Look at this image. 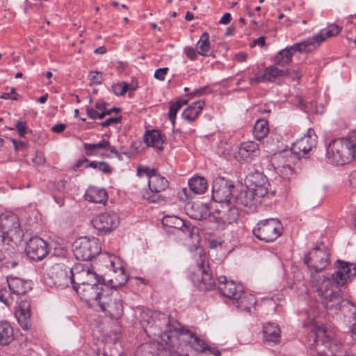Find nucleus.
Segmentation results:
<instances>
[{"mask_svg": "<svg viewBox=\"0 0 356 356\" xmlns=\"http://www.w3.org/2000/svg\"><path fill=\"white\" fill-rule=\"evenodd\" d=\"M159 319L163 321V327L161 331V337H167L166 344L171 343L175 346L176 341L179 342L180 345L184 344L189 346L197 352H203L209 349V352L214 355L219 356L220 351L216 348H209L206 343L197 337L190 330L181 327L175 320L165 314L159 316Z\"/></svg>", "mask_w": 356, "mask_h": 356, "instance_id": "1", "label": "nucleus"}, {"mask_svg": "<svg viewBox=\"0 0 356 356\" xmlns=\"http://www.w3.org/2000/svg\"><path fill=\"white\" fill-rule=\"evenodd\" d=\"M341 27L337 24H330L327 28L321 30L316 35L308 38L293 45L280 50L274 57V63L284 67L291 62L292 56L296 52L307 54L316 50L327 38L339 34Z\"/></svg>", "mask_w": 356, "mask_h": 356, "instance_id": "2", "label": "nucleus"}, {"mask_svg": "<svg viewBox=\"0 0 356 356\" xmlns=\"http://www.w3.org/2000/svg\"><path fill=\"white\" fill-rule=\"evenodd\" d=\"M72 285L74 289L86 301L95 300L98 296L102 286L105 284L104 279L99 276L94 268L88 264H76L71 268Z\"/></svg>", "mask_w": 356, "mask_h": 356, "instance_id": "3", "label": "nucleus"}, {"mask_svg": "<svg viewBox=\"0 0 356 356\" xmlns=\"http://www.w3.org/2000/svg\"><path fill=\"white\" fill-rule=\"evenodd\" d=\"M326 159L333 165H344L353 159L356 160V131L346 138H337L329 144Z\"/></svg>", "mask_w": 356, "mask_h": 356, "instance_id": "4", "label": "nucleus"}, {"mask_svg": "<svg viewBox=\"0 0 356 356\" xmlns=\"http://www.w3.org/2000/svg\"><path fill=\"white\" fill-rule=\"evenodd\" d=\"M95 300L87 302L88 305L95 309L99 307L112 319L120 318L123 315V305L118 291L105 284L102 286Z\"/></svg>", "mask_w": 356, "mask_h": 356, "instance_id": "5", "label": "nucleus"}, {"mask_svg": "<svg viewBox=\"0 0 356 356\" xmlns=\"http://www.w3.org/2000/svg\"><path fill=\"white\" fill-rule=\"evenodd\" d=\"M18 217L6 211L0 215V247L17 244L23 238Z\"/></svg>", "mask_w": 356, "mask_h": 356, "instance_id": "6", "label": "nucleus"}, {"mask_svg": "<svg viewBox=\"0 0 356 356\" xmlns=\"http://www.w3.org/2000/svg\"><path fill=\"white\" fill-rule=\"evenodd\" d=\"M299 161V156L291 149L275 153L270 159L275 170L284 179H290L295 176L294 166Z\"/></svg>", "mask_w": 356, "mask_h": 356, "instance_id": "7", "label": "nucleus"}, {"mask_svg": "<svg viewBox=\"0 0 356 356\" xmlns=\"http://www.w3.org/2000/svg\"><path fill=\"white\" fill-rule=\"evenodd\" d=\"M316 297L328 314H337L341 308L343 298L341 291H334L330 280H323L316 289Z\"/></svg>", "mask_w": 356, "mask_h": 356, "instance_id": "8", "label": "nucleus"}, {"mask_svg": "<svg viewBox=\"0 0 356 356\" xmlns=\"http://www.w3.org/2000/svg\"><path fill=\"white\" fill-rule=\"evenodd\" d=\"M72 250L76 259L90 261L101 253L102 247L98 238L85 236L74 241Z\"/></svg>", "mask_w": 356, "mask_h": 356, "instance_id": "9", "label": "nucleus"}, {"mask_svg": "<svg viewBox=\"0 0 356 356\" xmlns=\"http://www.w3.org/2000/svg\"><path fill=\"white\" fill-rule=\"evenodd\" d=\"M281 222L277 218H268L259 221L253 229V234L265 242H273L282 233Z\"/></svg>", "mask_w": 356, "mask_h": 356, "instance_id": "10", "label": "nucleus"}, {"mask_svg": "<svg viewBox=\"0 0 356 356\" xmlns=\"http://www.w3.org/2000/svg\"><path fill=\"white\" fill-rule=\"evenodd\" d=\"M191 280L194 286L200 291L213 290L216 286L215 280L211 272L208 261L203 259L197 264V269L191 275Z\"/></svg>", "mask_w": 356, "mask_h": 356, "instance_id": "11", "label": "nucleus"}, {"mask_svg": "<svg viewBox=\"0 0 356 356\" xmlns=\"http://www.w3.org/2000/svg\"><path fill=\"white\" fill-rule=\"evenodd\" d=\"M149 190L143 194V197L149 202L158 203L163 202L164 198L161 194L168 187V180L157 172L150 176L148 180Z\"/></svg>", "mask_w": 356, "mask_h": 356, "instance_id": "12", "label": "nucleus"}, {"mask_svg": "<svg viewBox=\"0 0 356 356\" xmlns=\"http://www.w3.org/2000/svg\"><path fill=\"white\" fill-rule=\"evenodd\" d=\"M49 276L56 287L64 289L67 287L70 284H72L71 268L63 264L53 265L49 270Z\"/></svg>", "mask_w": 356, "mask_h": 356, "instance_id": "13", "label": "nucleus"}, {"mask_svg": "<svg viewBox=\"0 0 356 356\" xmlns=\"http://www.w3.org/2000/svg\"><path fill=\"white\" fill-rule=\"evenodd\" d=\"M234 185L224 179H216L212 186V199L220 203H229L232 199L234 200Z\"/></svg>", "mask_w": 356, "mask_h": 356, "instance_id": "14", "label": "nucleus"}, {"mask_svg": "<svg viewBox=\"0 0 356 356\" xmlns=\"http://www.w3.org/2000/svg\"><path fill=\"white\" fill-rule=\"evenodd\" d=\"M304 262L316 272L322 271L330 264L329 254L326 250L316 247L305 256Z\"/></svg>", "mask_w": 356, "mask_h": 356, "instance_id": "15", "label": "nucleus"}, {"mask_svg": "<svg viewBox=\"0 0 356 356\" xmlns=\"http://www.w3.org/2000/svg\"><path fill=\"white\" fill-rule=\"evenodd\" d=\"M245 186L262 200L268 192L269 183L266 177L261 172L255 171L249 173L245 178Z\"/></svg>", "mask_w": 356, "mask_h": 356, "instance_id": "16", "label": "nucleus"}, {"mask_svg": "<svg viewBox=\"0 0 356 356\" xmlns=\"http://www.w3.org/2000/svg\"><path fill=\"white\" fill-rule=\"evenodd\" d=\"M119 222V217L114 212L102 213L92 220L94 228L104 234L112 232L118 226Z\"/></svg>", "mask_w": 356, "mask_h": 356, "instance_id": "17", "label": "nucleus"}, {"mask_svg": "<svg viewBox=\"0 0 356 356\" xmlns=\"http://www.w3.org/2000/svg\"><path fill=\"white\" fill-rule=\"evenodd\" d=\"M26 253L32 260L41 261L48 254L47 242L39 236L31 238L26 245Z\"/></svg>", "mask_w": 356, "mask_h": 356, "instance_id": "18", "label": "nucleus"}, {"mask_svg": "<svg viewBox=\"0 0 356 356\" xmlns=\"http://www.w3.org/2000/svg\"><path fill=\"white\" fill-rule=\"evenodd\" d=\"M317 136L313 129H309L307 133L300 139L293 143L291 150L300 158V154L305 156L312 150L316 145Z\"/></svg>", "mask_w": 356, "mask_h": 356, "instance_id": "19", "label": "nucleus"}, {"mask_svg": "<svg viewBox=\"0 0 356 356\" xmlns=\"http://www.w3.org/2000/svg\"><path fill=\"white\" fill-rule=\"evenodd\" d=\"M334 268V273L331 278L327 280L330 281V287L332 284H336L338 286H343L348 280L353 277L350 262L337 260Z\"/></svg>", "mask_w": 356, "mask_h": 356, "instance_id": "20", "label": "nucleus"}, {"mask_svg": "<svg viewBox=\"0 0 356 356\" xmlns=\"http://www.w3.org/2000/svg\"><path fill=\"white\" fill-rule=\"evenodd\" d=\"M144 354L145 356H186L177 350H172L170 348L166 349L162 343L152 342L143 345L138 350L137 355Z\"/></svg>", "mask_w": 356, "mask_h": 356, "instance_id": "21", "label": "nucleus"}, {"mask_svg": "<svg viewBox=\"0 0 356 356\" xmlns=\"http://www.w3.org/2000/svg\"><path fill=\"white\" fill-rule=\"evenodd\" d=\"M239 216L238 209L235 207H230L229 204H225L222 210L220 211L218 216H210V221H216L218 227L223 229L225 225L236 222Z\"/></svg>", "mask_w": 356, "mask_h": 356, "instance_id": "22", "label": "nucleus"}, {"mask_svg": "<svg viewBox=\"0 0 356 356\" xmlns=\"http://www.w3.org/2000/svg\"><path fill=\"white\" fill-rule=\"evenodd\" d=\"M261 200L259 195L256 196V193L246 186L234 196L235 202L247 208L250 211H254L261 204Z\"/></svg>", "mask_w": 356, "mask_h": 356, "instance_id": "23", "label": "nucleus"}, {"mask_svg": "<svg viewBox=\"0 0 356 356\" xmlns=\"http://www.w3.org/2000/svg\"><path fill=\"white\" fill-rule=\"evenodd\" d=\"M218 281V289L222 296L234 301L235 299H238L240 295H243V288L241 284H236L233 281L227 282L225 276L219 277Z\"/></svg>", "mask_w": 356, "mask_h": 356, "instance_id": "24", "label": "nucleus"}, {"mask_svg": "<svg viewBox=\"0 0 356 356\" xmlns=\"http://www.w3.org/2000/svg\"><path fill=\"white\" fill-rule=\"evenodd\" d=\"M162 223L164 226L172 227L182 231L188 237L192 238L197 229L195 227H191L190 224L181 218L175 216H167L163 218Z\"/></svg>", "mask_w": 356, "mask_h": 356, "instance_id": "25", "label": "nucleus"}, {"mask_svg": "<svg viewBox=\"0 0 356 356\" xmlns=\"http://www.w3.org/2000/svg\"><path fill=\"white\" fill-rule=\"evenodd\" d=\"M277 65L274 63L273 65H270L265 68L264 71V77L265 81L275 82L277 79L285 76H291V72H293L297 74L296 78L300 79L301 78V74L298 70L295 69H287L286 70H280Z\"/></svg>", "mask_w": 356, "mask_h": 356, "instance_id": "26", "label": "nucleus"}, {"mask_svg": "<svg viewBox=\"0 0 356 356\" xmlns=\"http://www.w3.org/2000/svg\"><path fill=\"white\" fill-rule=\"evenodd\" d=\"M6 281L10 291L16 295L25 294L32 289V282L31 280L8 276Z\"/></svg>", "mask_w": 356, "mask_h": 356, "instance_id": "27", "label": "nucleus"}, {"mask_svg": "<svg viewBox=\"0 0 356 356\" xmlns=\"http://www.w3.org/2000/svg\"><path fill=\"white\" fill-rule=\"evenodd\" d=\"M101 257L104 260L106 264V266L107 268H111L113 270V272L116 274L115 280L116 281V284L115 285V287L121 286L125 284V283L128 280V277L125 274V270L122 266H120L119 268H115V264L113 259H111V256L107 253H102Z\"/></svg>", "mask_w": 356, "mask_h": 356, "instance_id": "28", "label": "nucleus"}, {"mask_svg": "<svg viewBox=\"0 0 356 356\" xmlns=\"http://www.w3.org/2000/svg\"><path fill=\"white\" fill-rule=\"evenodd\" d=\"M15 316L24 330L31 327V307L28 301H21L15 311Z\"/></svg>", "mask_w": 356, "mask_h": 356, "instance_id": "29", "label": "nucleus"}, {"mask_svg": "<svg viewBox=\"0 0 356 356\" xmlns=\"http://www.w3.org/2000/svg\"><path fill=\"white\" fill-rule=\"evenodd\" d=\"M207 204L200 202H193L191 204L190 208L187 209V214L191 218L194 220H203L207 217L210 218L211 216Z\"/></svg>", "mask_w": 356, "mask_h": 356, "instance_id": "30", "label": "nucleus"}, {"mask_svg": "<svg viewBox=\"0 0 356 356\" xmlns=\"http://www.w3.org/2000/svg\"><path fill=\"white\" fill-rule=\"evenodd\" d=\"M259 154V145L254 141H246L241 144L238 155L244 160L252 159Z\"/></svg>", "mask_w": 356, "mask_h": 356, "instance_id": "31", "label": "nucleus"}, {"mask_svg": "<svg viewBox=\"0 0 356 356\" xmlns=\"http://www.w3.org/2000/svg\"><path fill=\"white\" fill-rule=\"evenodd\" d=\"M108 197L106 190L97 187L88 188L85 193L86 200L93 203L105 204Z\"/></svg>", "mask_w": 356, "mask_h": 356, "instance_id": "32", "label": "nucleus"}, {"mask_svg": "<svg viewBox=\"0 0 356 356\" xmlns=\"http://www.w3.org/2000/svg\"><path fill=\"white\" fill-rule=\"evenodd\" d=\"M144 142L147 146H151L158 149H163V136L158 130L147 131L144 136Z\"/></svg>", "mask_w": 356, "mask_h": 356, "instance_id": "33", "label": "nucleus"}, {"mask_svg": "<svg viewBox=\"0 0 356 356\" xmlns=\"http://www.w3.org/2000/svg\"><path fill=\"white\" fill-rule=\"evenodd\" d=\"M75 166L77 168H92L97 169L104 173H110L112 171L110 165L104 161H90L87 159L79 160L76 161Z\"/></svg>", "mask_w": 356, "mask_h": 356, "instance_id": "34", "label": "nucleus"}, {"mask_svg": "<svg viewBox=\"0 0 356 356\" xmlns=\"http://www.w3.org/2000/svg\"><path fill=\"white\" fill-rule=\"evenodd\" d=\"M256 300L253 295L246 294L243 292V295H240L238 299H235L233 304L241 311L250 312L252 307L255 304Z\"/></svg>", "mask_w": 356, "mask_h": 356, "instance_id": "35", "label": "nucleus"}, {"mask_svg": "<svg viewBox=\"0 0 356 356\" xmlns=\"http://www.w3.org/2000/svg\"><path fill=\"white\" fill-rule=\"evenodd\" d=\"M204 105V102L201 100L193 102L182 113L183 118L188 122L195 120L200 113Z\"/></svg>", "mask_w": 356, "mask_h": 356, "instance_id": "36", "label": "nucleus"}, {"mask_svg": "<svg viewBox=\"0 0 356 356\" xmlns=\"http://www.w3.org/2000/svg\"><path fill=\"white\" fill-rule=\"evenodd\" d=\"M264 337L266 341L277 343L280 339V330L275 323H267L264 327Z\"/></svg>", "mask_w": 356, "mask_h": 356, "instance_id": "37", "label": "nucleus"}, {"mask_svg": "<svg viewBox=\"0 0 356 356\" xmlns=\"http://www.w3.org/2000/svg\"><path fill=\"white\" fill-rule=\"evenodd\" d=\"M13 339L14 331L11 325L6 321L0 322V344L8 345Z\"/></svg>", "mask_w": 356, "mask_h": 356, "instance_id": "38", "label": "nucleus"}, {"mask_svg": "<svg viewBox=\"0 0 356 356\" xmlns=\"http://www.w3.org/2000/svg\"><path fill=\"white\" fill-rule=\"evenodd\" d=\"M268 133L269 126L268 121L265 119L257 120L253 127L254 138L258 140H261L266 137Z\"/></svg>", "mask_w": 356, "mask_h": 356, "instance_id": "39", "label": "nucleus"}, {"mask_svg": "<svg viewBox=\"0 0 356 356\" xmlns=\"http://www.w3.org/2000/svg\"><path fill=\"white\" fill-rule=\"evenodd\" d=\"M190 191L195 194H202L207 188V181L202 177H193L188 181Z\"/></svg>", "mask_w": 356, "mask_h": 356, "instance_id": "40", "label": "nucleus"}, {"mask_svg": "<svg viewBox=\"0 0 356 356\" xmlns=\"http://www.w3.org/2000/svg\"><path fill=\"white\" fill-rule=\"evenodd\" d=\"M210 47V42H209V35L207 32H204L197 44V52L201 55H206L209 51Z\"/></svg>", "mask_w": 356, "mask_h": 356, "instance_id": "41", "label": "nucleus"}, {"mask_svg": "<svg viewBox=\"0 0 356 356\" xmlns=\"http://www.w3.org/2000/svg\"><path fill=\"white\" fill-rule=\"evenodd\" d=\"M92 145H94V147L97 149H108L118 159H121V154L117 151L114 146H111L109 142L106 140H102L98 143L92 144Z\"/></svg>", "mask_w": 356, "mask_h": 356, "instance_id": "42", "label": "nucleus"}, {"mask_svg": "<svg viewBox=\"0 0 356 356\" xmlns=\"http://www.w3.org/2000/svg\"><path fill=\"white\" fill-rule=\"evenodd\" d=\"M181 108V104L176 103V102H170V108L168 112V118L171 121L173 126H175L176 115L179 110Z\"/></svg>", "mask_w": 356, "mask_h": 356, "instance_id": "43", "label": "nucleus"}, {"mask_svg": "<svg viewBox=\"0 0 356 356\" xmlns=\"http://www.w3.org/2000/svg\"><path fill=\"white\" fill-rule=\"evenodd\" d=\"M112 88H113V92L117 96H122V95H124L127 90L131 89V86H130V84L123 82V83H120L114 84L112 86Z\"/></svg>", "mask_w": 356, "mask_h": 356, "instance_id": "44", "label": "nucleus"}, {"mask_svg": "<svg viewBox=\"0 0 356 356\" xmlns=\"http://www.w3.org/2000/svg\"><path fill=\"white\" fill-rule=\"evenodd\" d=\"M0 301L7 306L10 305L13 302V298L5 289H0Z\"/></svg>", "mask_w": 356, "mask_h": 356, "instance_id": "45", "label": "nucleus"}, {"mask_svg": "<svg viewBox=\"0 0 356 356\" xmlns=\"http://www.w3.org/2000/svg\"><path fill=\"white\" fill-rule=\"evenodd\" d=\"M157 171L155 169H150L147 166H138V175L142 176L143 174H145L148 177V179L150 178V176L156 173Z\"/></svg>", "mask_w": 356, "mask_h": 356, "instance_id": "46", "label": "nucleus"}, {"mask_svg": "<svg viewBox=\"0 0 356 356\" xmlns=\"http://www.w3.org/2000/svg\"><path fill=\"white\" fill-rule=\"evenodd\" d=\"M16 129L20 137H24L26 133V122L23 120H18L16 123Z\"/></svg>", "mask_w": 356, "mask_h": 356, "instance_id": "47", "label": "nucleus"}, {"mask_svg": "<svg viewBox=\"0 0 356 356\" xmlns=\"http://www.w3.org/2000/svg\"><path fill=\"white\" fill-rule=\"evenodd\" d=\"M168 70V67H162L157 69L154 72V76L156 79H158L159 81H164L165 76Z\"/></svg>", "mask_w": 356, "mask_h": 356, "instance_id": "48", "label": "nucleus"}, {"mask_svg": "<svg viewBox=\"0 0 356 356\" xmlns=\"http://www.w3.org/2000/svg\"><path fill=\"white\" fill-rule=\"evenodd\" d=\"M83 147L86 150V154L87 156H97L98 149L94 147V145H92L91 143H84Z\"/></svg>", "mask_w": 356, "mask_h": 356, "instance_id": "49", "label": "nucleus"}, {"mask_svg": "<svg viewBox=\"0 0 356 356\" xmlns=\"http://www.w3.org/2000/svg\"><path fill=\"white\" fill-rule=\"evenodd\" d=\"M121 120H122V116L121 115H119L118 117H113V118H110L107 120H106L105 121L102 122L101 123V125L103 127H108L113 124H117V123H120L121 122Z\"/></svg>", "mask_w": 356, "mask_h": 356, "instance_id": "50", "label": "nucleus"}, {"mask_svg": "<svg viewBox=\"0 0 356 356\" xmlns=\"http://www.w3.org/2000/svg\"><path fill=\"white\" fill-rule=\"evenodd\" d=\"M89 76L90 79L91 80V81H92L93 83L100 84L103 81L102 74L101 72H90Z\"/></svg>", "mask_w": 356, "mask_h": 356, "instance_id": "51", "label": "nucleus"}, {"mask_svg": "<svg viewBox=\"0 0 356 356\" xmlns=\"http://www.w3.org/2000/svg\"><path fill=\"white\" fill-rule=\"evenodd\" d=\"M33 163L35 165H41L45 163V157L42 152H37L35 157L33 159Z\"/></svg>", "mask_w": 356, "mask_h": 356, "instance_id": "52", "label": "nucleus"}, {"mask_svg": "<svg viewBox=\"0 0 356 356\" xmlns=\"http://www.w3.org/2000/svg\"><path fill=\"white\" fill-rule=\"evenodd\" d=\"M185 53L188 58L191 60H195L197 57V53L195 50L192 47H188L185 49Z\"/></svg>", "mask_w": 356, "mask_h": 356, "instance_id": "53", "label": "nucleus"}, {"mask_svg": "<svg viewBox=\"0 0 356 356\" xmlns=\"http://www.w3.org/2000/svg\"><path fill=\"white\" fill-rule=\"evenodd\" d=\"M188 190L186 188H183L181 191L179 193V197L181 201H186L190 198V195L188 194Z\"/></svg>", "mask_w": 356, "mask_h": 356, "instance_id": "54", "label": "nucleus"}, {"mask_svg": "<svg viewBox=\"0 0 356 356\" xmlns=\"http://www.w3.org/2000/svg\"><path fill=\"white\" fill-rule=\"evenodd\" d=\"M86 113L88 116L92 120H95L97 118L98 111L92 108L88 107L86 108Z\"/></svg>", "mask_w": 356, "mask_h": 356, "instance_id": "55", "label": "nucleus"}, {"mask_svg": "<svg viewBox=\"0 0 356 356\" xmlns=\"http://www.w3.org/2000/svg\"><path fill=\"white\" fill-rule=\"evenodd\" d=\"M66 128V125L63 123L57 124L51 128V131L54 133H62Z\"/></svg>", "mask_w": 356, "mask_h": 356, "instance_id": "56", "label": "nucleus"}, {"mask_svg": "<svg viewBox=\"0 0 356 356\" xmlns=\"http://www.w3.org/2000/svg\"><path fill=\"white\" fill-rule=\"evenodd\" d=\"M265 41H266V37L261 36V37L258 38L257 39L254 40L252 42V44H251V46L252 47V46L258 45L260 47H263L265 45Z\"/></svg>", "mask_w": 356, "mask_h": 356, "instance_id": "57", "label": "nucleus"}, {"mask_svg": "<svg viewBox=\"0 0 356 356\" xmlns=\"http://www.w3.org/2000/svg\"><path fill=\"white\" fill-rule=\"evenodd\" d=\"M350 337L352 338V343L356 345V325L353 324L350 330Z\"/></svg>", "mask_w": 356, "mask_h": 356, "instance_id": "58", "label": "nucleus"}, {"mask_svg": "<svg viewBox=\"0 0 356 356\" xmlns=\"http://www.w3.org/2000/svg\"><path fill=\"white\" fill-rule=\"evenodd\" d=\"M265 82V79L264 77V74L262 75H258L255 77L250 79V83L253 84L254 83H262Z\"/></svg>", "mask_w": 356, "mask_h": 356, "instance_id": "59", "label": "nucleus"}, {"mask_svg": "<svg viewBox=\"0 0 356 356\" xmlns=\"http://www.w3.org/2000/svg\"><path fill=\"white\" fill-rule=\"evenodd\" d=\"M0 98L3 99H13V100H17V95H12L10 92H3L1 95Z\"/></svg>", "mask_w": 356, "mask_h": 356, "instance_id": "60", "label": "nucleus"}, {"mask_svg": "<svg viewBox=\"0 0 356 356\" xmlns=\"http://www.w3.org/2000/svg\"><path fill=\"white\" fill-rule=\"evenodd\" d=\"M248 55L245 53L240 52L235 55V59L238 62L245 61L247 59Z\"/></svg>", "mask_w": 356, "mask_h": 356, "instance_id": "61", "label": "nucleus"}, {"mask_svg": "<svg viewBox=\"0 0 356 356\" xmlns=\"http://www.w3.org/2000/svg\"><path fill=\"white\" fill-rule=\"evenodd\" d=\"M106 103L103 101H99L95 103V108L98 111H105L106 109Z\"/></svg>", "mask_w": 356, "mask_h": 356, "instance_id": "62", "label": "nucleus"}, {"mask_svg": "<svg viewBox=\"0 0 356 356\" xmlns=\"http://www.w3.org/2000/svg\"><path fill=\"white\" fill-rule=\"evenodd\" d=\"M232 15L229 13H225L218 22H230L232 20Z\"/></svg>", "mask_w": 356, "mask_h": 356, "instance_id": "63", "label": "nucleus"}, {"mask_svg": "<svg viewBox=\"0 0 356 356\" xmlns=\"http://www.w3.org/2000/svg\"><path fill=\"white\" fill-rule=\"evenodd\" d=\"M350 182L353 186L356 187V170L351 173Z\"/></svg>", "mask_w": 356, "mask_h": 356, "instance_id": "64", "label": "nucleus"}]
</instances>
